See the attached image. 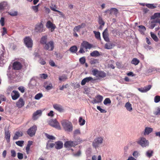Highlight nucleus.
I'll list each match as a JSON object with an SVG mask.
<instances>
[{
	"label": "nucleus",
	"mask_w": 160,
	"mask_h": 160,
	"mask_svg": "<svg viewBox=\"0 0 160 160\" xmlns=\"http://www.w3.org/2000/svg\"><path fill=\"white\" fill-rule=\"evenodd\" d=\"M136 142L138 144L141 146L143 148L148 146L149 144V142L148 140L143 137H140Z\"/></svg>",
	"instance_id": "3"
},
{
	"label": "nucleus",
	"mask_w": 160,
	"mask_h": 160,
	"mask_svg": "<svg viewBox=\"0 0 160 160\" xmlns=\"http://www.w3.org/2000/svg\"><path fill=\"white\" fill-rule=\"evenodd\" d=\"M8 13L12 16H16L18 14V12L16 11H11L9 12Z\"/></svg>",
	"instance_id": "44"
},
{
	"label": "nucleus",
	"mask_w": 160,
	"mask_h": 160,
	"mask_svg": "<svg viewBox=\"0 0 160 160\" xmlns=\"http://www.w3.org/2000/svg\"><path fill=\"white\" fill-rule=\"evenodd\" d=\"M153 113L155 115H160V108H158L157 111L154 112Z\"/></svg>",
	"instance_id": "58"
},
{
	"label": "nucleus",
	"mask_w": 160,
	"mask_h": 160,
	"mask_svg": "<svg viewBox=\"0 0 160 160\" xmlns=\"http://www.w3.org/2000/svg\"><path fill=\"white\" fill-rule=\"evenodd\" d=\"M18 157L20 159H22L23 158V154L22 153L18 152Z\"/></svg>",
	"instance_id": "57"
},
{
	"label": "nucleus",
	"mask_w": 160,
	"mask_h": 160,
	"mask_svg": "<svg viewBox=\"0 0 160 160\" xmlns=\"http://www.w3.org/2000/svg\"><path fill=\"white\" fill-rule=\"evenodd\" d=\"M40 77L42 78L46 79L48 77V75L45 74H41Z\"/></svg>",
	"instance_id": "60"
},
{
	"label": "nucleus",
	"mask_w": 160,
	"mask_h": 160,
	"mask_svg": "<svg viewBox=\"0 0 160 160\" xmlns=\"http://www.w3.org/2000/svg\"><path fill=\"white\" fill-rule=\"evenodd\" d=\"M25 101L22 98H20L16 102V103L17 107L19 108H21L23 107Z\"/></svg>",
	"instance_id": "15"
},
{
	"label": "nucleus",
	"mask_w": 160,
	"mask_h": 160,
	"mask_svg": "<svg viewBox=\"0 0 160 160\" xmlns=\"http://www.w3.org/2000/svg\"><path fill=\"white\" fill-rule=\"evenodd\" d=\"M49 124L58 129H61V127L59 122L56 120V119L51 120L49 122Z\"/></svg>",
	"instance_id": "9"
},
{
	"label": "nucleus",
	"mask_w": 160,
	"mask_h": 160,
	"mask_svg": "<svg viewBox=\"0 0 160 160\" xmlns=\"http://www.w3.org/2000/svg\"><path fill=\"white\" fill-rule=\"evenodd\" d=\"M46 50L52 51L54 48V43L53 41H50L47 43L44 47Z\"/></svg>",
	"instance_id": "8"
},
{
	"label": "nucleus",
	"mask_w": 160,
	"mask_h": 160,
	"mask_svg": "<svg viewBox=\"0 0 160 160\" xmlns=\"http://www.w3.org/2000/svg\"><path fill=\"white\" fill-rule=\"evenodd\" d=\"M81 45L86 49H90L92 47V45L86 41L83 42Z\"/></svg>",
	"instance_id": "22"
},
{
	"label": "nucleus",
	"mask_w": 160,
	"mask_h": 160,
	"mask_svg": "<svg viewBox=\"0 0 160 160\" xmlns=\"http://www.w3.org/2000/svg\"><path fill=\"white\" fill-rule=\"evenodd\" d=\"M96 98L98 101V102H99V103H100L101 102L102 100L103 97L100 95H98L96 97Z\"/></svg>",
	"instance_id": "40"
},
{
	"label": "nucleus",
	"mask_w": 160,
	"mask_h": 160,
	"mask_svg": "<svg viewBox=\"0 0 160 160\" xmlns=\"http://www.w3.org/2000/svg\"><path fill=\"white\" fill-rule=\"evenodd\" d=\"M45 135L48 139L50 140H54L55 139V138L54 136L49 135L47 133H45Z\"/></svg>",
	"instance_id": "38"
},
{
	"label": "nucleus",
	"mask_w": 160,
	"mask_h": 160,
	"mask_svg": "<svg viewBox=\"0 0 160 160\" xmlns=\"http://www.w3.org/2000/svg\"><path fill=\"white\" fill-rule=\"evenodd\" d=\"M50 8L52 10L54 11L61 13V12L56 9L57 8V7L55 5L53 6L52 5V6L50 7Z\"/></svg>",
	"instance_id": "41"
},
{
	"label": "nucleus",
	"mask_w": 160,
	"mask_h": 160,
	"mask_svg": "<svg viewBox=\"0 0 160 160\" xmlns=\"http://www.w3.org/2000/svg\"><path fill=\"white\" fill-rule=\"evenodd\" d=\"M23 134V133L21 131L16 132L13 137V140L18 139L19 137L22 136Z\"/></svg>",
	"instance_id": "21"
},
{
	"label": "nucleus",
	"mask_w": 160,
	"mask_h": 160,
	"mask_svg": "<svg viewBox=\"0 0 160 160\" xmlns=\"http://www.w3.org/2000/svg\"><path fill=\"white\" fill-rule=\"evenodd\" d=\"M61 123L65 131L68 132H71L72 131L73 127L71 122L66 120H63L61 121Z\"/></svg>",
	"instance_id": "1"
},
{
	"label": "nucleus",
	"mask_w": 160,
	"mask_h": 160,
	"mask_svg": "<svg viewBox=\"0 0 160 160\" xmlns=\"http://www.w3.org/2000/svg\"><path fill=\"white\" fill-rule=\"evenodd\" d=\"M45 88L47 90H49L52 88L53 86L52 84L50 83L49 85L46 86H44Z\"/></svg>",
	"instance_id": "50"
},
{
	"label": "nucleus",
	"mask_w": 160,
	"mask_h": 160,
	"mask_svg": "<svg viewBox=\"0 0 160 160\" xmlns=\"http://www.w3.org/2000/svg\"><path fill=\"white\" fill-rule=\"evenodd\" d=\"M103 140V138L101 137L95 138L92 143L93 146L95 148L98 147L100 144L102 143Z\"/></svg>",
	"instance_id": "5"
},
{
	"label": "nucleus",
	"mask_w": 160,
	"mask_h": 160,
	"mask_svg": "<svg viewBox=\"0 0 160 160\" xmlns=\"http://www.w3.org/2000/svg\"><path fill=\"white\" fill-rule=\"evenodd\" d=\"M11 156L13 157H15L16 156V153L15 150H11Z\"/></svg>",
	"instance_id": "59"
},
{
	"label": "nucleus",
	"mask_w": 160,
	"mask_h": 160,
	"mask_svg": "<svg viewBox=\"0 0 160 160\" xmlns=\"http://www.w3.org/2000/svg\"><path fill=\"white\" fill-rule=\"evenodd\" d=\"M80 28L78 26H75L73 30L74 32H78L79 31Z\"/></svg>",
	"instance_id": "62"
},
{
	"label": "nucleus",
	"mask_w": 160,
	"mask_h": 160,
	"mask_svg": "<svg viewBox=\"0 0 160 160\" xmlns=\"http://www.w3.org/2000/svg\"><path fill=\"white\" fill-rule=\"evenodd\" d=\"M55 147V143H51L48 145H47V147L48 148H52L54 147Z\"/></svg>",
	"instance_id": "53"
},
{
	"label": "nucleus",
	"mask_w": 160,
	"mask_h": 160,
	"mask_svg": "<svg viewBox=\"0 0 160 160\" xmlns=\"http://www.w3.org/2000/svg\"><path fill=\"white\" fill-rule=\"evenodd\" d=\"M39 4L36 6H32V8L34 11L35 12H37L38 10V7Z\"/></svg>",
	"instance_id": "42"
},
{
	"label": "nucleus",
	"mask_w": 160,
	"mask_h": 160,
	"mask_svg": "<svg viewBox=\"0 0 160 160\" xmlns=\"http://www.w3.org/2000/svg\"><path fill=\"white\" fill-rule=\"evenodd\" d=\"M152 128L147 127L145 129L144 135H148L152 131Z\"/></svg>",
	"instance_id": "24"
},
{
	"label": "nucleus",
	"mask_w": 160,
	"mask_h": 160,
	"mask_svg": "<svg viewBox=\"0 0 160 160\" xmlns=\"http://www.w3.org/2000/svg\"><path fill=\"white\" fill-rule=\"evenodd\" d=\"M103 103L105 105L110 104L111 103V101L109 98H107L105 99L103 102Z\"/></svg>",
	"instance_id": "45"
},
{
	"label": "nucleus",
	"mask_w": 160,
	"mask_h": 160,
	"mask_svg": "<svg viewBox=\"0 0 160 160\" xmlns=\"http://www.w3.org/2000/svg\"><path fill=\"white\" fill-rule=\"evenodd\" d=\"M53 108L59 112H62L63 111L64 109L62 106L58 104H54L53 105Z\"/></svg>",
	"instance_id": "17"
},
{
	"label": "nucleus",
	"mask_w": 160,
	"mask_h": 160,
	"mask_svg": "<svg viewBox=\"0 0 160 160\" xmlns=\"http://www.w3.org/2000/svg\"><path fill=\"white\" fill-rule=\"evenodd\" d=\"M18 89L21 92L23 93L25 92V88L23 86H20L18 88Z\"/></svg>",
	"instance_id": "54"
},
{
	"label": "nucleus",
	"mask_w": 160,
	"mask_h": 160,
	"mask_svg": "<svg viewBox=\"0 0 160 160\" xmlns=\"http://www.w3.org/2000/svg\"><path fill=\"white\" fill-rule=\"evenodd\" d=\"M84 47H83L81 45V46L80 49L79 51V52L80 53H83L85 52V51L84 50Z\"/></svg>",
	"instance_id": "63"
},
{
	"label": "nucleus",
	"mask_w": 160,
	"mask_h": 160,
	"mask_svg": "<svg viewBox=\"0 0 160 160\" xmlns=\"http://www.w3.org/2000/svg\"><path fill=\"white\" fill-rule=\"evenodd\" d=\"M114 46L113 43H106L105 44L104 48L107 49H110L112 48Z\"/></svg>",
	"instance_id": "26"
},
{
	"label": "nucleus",
	"mask_w": 160,
	"mask_h": 160,
	"mask_svg": "<svg viewBox=\"0 0 160 160\" xmlns=\"http://www.w3.org/2000/svg\"><path fill=\"white\" fill-rule=\"evenodd\" d=\"M140 61L136 58H134L131 61V63L135 65H137L139 62Z\"/></svg>",
	"instance_id": "30"
},
{
	"label": "nucleus",
	"mask_w": 160,
	"mask_h": 160,
	"mask_svg": "<svg viewBox=\"0 0 160 160\" xmlns=\"http://www.w3.org/2000/svg\"><path fill=\"white\" fill-rule=\"evenodd\" d=\"M63 146V143L61 141H58L55 142V148L57 149H61Z\"/></svg>",
	"instance_id": "19"
},
{
	"label": "nucleus",
	"mask_w": 160,
	"mask_h": 160,
	"mask_svg": "<svg viewBox=\"0 0 160 160\" xmlns=\"http://www.w3.org/2000/svg\"><path fill=\"white\" fill-rule=\"evenodd\" d=\"M11 96L12 100H16L19 97L20 95L18 91L13 90L11 93Z\"/></svg>",
	"instance_id": "13"
},
{
	"label": "nucleus",
	"mask_w": 160,
	"mask_h": 160,
	"mask_svg": "<svg viewBox=\"0 0 160 160\" xmlns=\"http://www.w3.org/2000/svg\"><path fill=\"white\" fill-rule=\"evenodd\" d=\"M22 64L18 61H15L13 63L12 68L14 70H20L22 69Z\"/></svg>",
	"instance_id": "11"
},
{
	"label": "nucleus",
	"mask_w": 160,
	"mask_h": 160,
	"mask_svg": "<svg viewBox=\"0 0 160 160\" xmlns=\"http://www.w3.org/2000/svg\"><path fill=\"white\" fill-rule=\"evenodd\" d=\"M146 6L148 8L151 9H154L156 8V6H155L154 4H148L146 5Z\"/></svg>",
	"instance_id": "43"
},
{
	"label": "nucleus",
	"mask_w": 160,
	"mask_h": 160,
	"mask_svg": "<svg viewBox=\"0 0 160 160\" xmlns=\"http://www.w3.org/2000/svg\"><path fill=\"white\" fill-rule=\"evenodd\" d=\"M0 23L2 26L4 25V18L3 17H2L0 20Z\"/></svg>",
	"instance_id": "55"
},
{
	"label": "nucleus",
	"mask_w": 160,
	"mask_h": 160,
	"mask_svg": "<svg viewBox=\"0 0 160 160\" xmlns=\"http://www.w3.org/2000/svg\"><path fill=\"white\" fill-rule=\"evenodd\" d=\"M37 130L36 126L33 125L27 130V133L30 137H32L35 135Z\"/></svg>",
	"instance_id": "7"
},
{
	"label": "nucleus",
	"mask_w": 160,
	"mask_h": 160,
	"mask_svg": "<svg viewBox=\"0 0 160 160\" xmlns=\"http://www.w3.org/2000/svg\"><path fill=\"white\" fill-rule=\"evenodd\" d=\"M77 47L75 46H73L70 48V51L73 53H75L77 51Z\"/></svg>",
	"instance_id": "35"
},
{
	"label": "nucleus",
	"mask_w": 160,
	"mask_h": 160,
	"mask_svg": "<svg viewBox=\"0 0 160 160\" xmlns=\"http://www.w3.org/2000/svg\"><path fill=\"white\" fill-rule=\"evenodd\" d=\"M154 102L156 103L160 101V96H156L154 98Z\"/></svg>",
	"instance_id": "47"
},
{
	"label": "nucleus",
	"mask_w": 160,
	"mask_h": 160,
	"mask_svg": "<svg viewBox=\"0 0 160 160\" xmlns=\"http://www.w3.org/2000/svg\"><path fill=\"white\" fill-rule=\"evenodd\" d=\"M97 109L100 111V112L102 113L106 112V111L105 110L101 108L100 106H98L97 107Z\"/></svg>",
	"instance_id": "56"
},
{
	"label": "nucleus",
	"mask_w": 160,
	"mask_h": 160,
	"mask_svg": "<svg viewBox=\"0 0 160 160\" xmlns=\"http://www.w3.org/2000/svg\"><path fill=\"white\" fill-rule=\"evenodd\" d=\"M108 35V29L106 28L102 33V36L105 41L107 42H109Z\"/></svg>",
	"instance_id": "16"
},
{
	"label": "nucleus",
	"mask_w": 160,
	"mask_h": 160,
	"mask_svg": "<svg viewBox=\"0 0 160 160\" xmlns=\"http://www.w3.org/2000/svg\"><path fill=\"white\" fill-rule=\"evenodd\" d=\"M92 73L93 75L96 76L99 79L106 76V73L105 72L103 71H98L96 68H94L92 70Z\"/></svg>",
	"instance_id": "2"
},
{
	"label": "nucleus",
	"mask_w": 160,
	"mask_h": 160,
	"mask_svg": "<svg viewBox=\"0 0 160 160\" xmlns=\"http://www.w3.org/2000/svg\"><path fill=\"white\" fill-rule=\"evenodd\" d=\"M79 123L81 126H82L85 124V121L84 119H82V117H80L79 119Z\"/></svg>",
	"instance_id": "34"
},
{
	"label": "nucleus",
	"mask_w": 160,
	"mask_h": 160,
	"mask_svg": "<svg viewBox=\"0 0 160 160\" xmlns=\"http://www.w3.org/2000/svg\"><path fill=\"white\" fill-rule=\"evenodd\" d=\"M35 30L37 32H42L44 31L43 26L42 23L38 24L35 27Z\"/></svg>",
	"instance_id": "12"
},
{
	"label": "nucleus",
	"mask_w": 160,
	"mask_h": 160,
	"mask_svg": "<svg viewBox=\"0 0 160 160\" xmlns=\"http://www.w3.org/2000/svg\"><path fill=\"white\" fill-rule=\"evenodd\" d=\"M125 107L128 111H131L132 110V105L129 102H127L126 103Z\"/></svg>",
	"instance_id": "28"
},
{
	"label": "nucleus",
	"mask_w": 160,
	"mask_h": 160,
	"mask_svg": "<svg viewBox=\"0 0 160 160\" xmlns=\"http://www.w3.org/2000/svg\"><path fill=\"white\" fill-rule=\"evenodd\" d=\"M140 31H145L146 30V28L145 27L142 25H140L138 26Z\"/></svg>",
	"instance_id": "49"
},
{
	"label": "nucleus",
	"mask_w": 160,
	"mask_h": 160,
	"mask_svg": "<svg viewBox=\"0 0 160 160\" xmlns=\"http://www.w3.org/2000/svg\"><path fill=\"white\" fill-rule=\"evenodd\" d=\"M96 79H94L92 77H87L83 79L81 82V84L82 86L85 85L86 83L89 82L92 83H94Z\"/></svg>",
	"instance_id": "10"
},
{
	"label": "nucleus",
	"mask_w": 160,
	"mask_h": 160,
	"mask_svg": "<svg viewBox=\"0 0 160 160\" xmlns=\"http://www.w3.org/2000/svg\"><path fill=\"white\" fill-rule=\"evenodd\" d=\"M43 97V95L42 93L37 94L35 96L34 98L36 100H39Z\"/></svg>",
	"instance_id": "39"
},
{
	"label": "nucleus",
	"mask_w": 160,
	"mask_h": 160,
	"mask_svg": "<svg viewBox=\"0 0 160 160\" xmlns=\"http://www.w3.org/2000/svg\"><path fill=\"white\" fill-rule=\"evenodd\" d=\"M157 18H160V12L155 13L151 17L152 19H155Z\"/></svg>",
	"instance_id": "36"
},
{
	"label": "nucleus",
	"mask_w": 160,
	"mask_h": 160,
	"mask_svg": "<svg viewBox=\"0 0 160 160\" xmlns=\"http://www.w3.org/2000/svg\"><path fill=\"white\" fill-rule=\"evenodd\" d=\"M152 85H149L148 86H146L143 88H138L139 91L142 92H145L149 91L151 88Z\"/></svg>",
	"instance_id": "18"
},
{
	"label": "nucleus",
	"mask_w": 160,
	"mask_h": 160,
	"mask_svg": "<svg viewBox=\"0 0 160 160\" xmlns=\"http://www.w3.org/2000/svg\"><path fill=\"white\" fill-rule=\"evenodd\" d=\"M80 142L76 141H66L64 144V147L67 148L74 147L80 143Z\"/></svg>",
	"instance_id": "6"
},
{
	"label": "nucleus",
	"mask_w": 160,
	"mask_h": 160,
	"mask_svg": "<svg viewBox=\"0 0 160 160\" xmlns=\"http://www.w3.org/2000/svg\"><path fill=\"white\" fill-rule=\"evenodd\" d=\"M90 62L91 64H95L98 62V60L95 59H91Z\"/></svg>",
	"instance_id": "46"
},
{
	"label": "nucleus",
	"mask_w": 160,
	"mask_h": 160,
	"mask_svg": "<svg viewBox=\"0 0 160 160\" xmlns=\"http://www.w3.org/2000/svg\"><path fill=\"white\" fill-rule=\"evenodd\" d=\"M42 114V111L41 110H38L33 113V118L34 119H36L37 118V116L38 115H41Z\"/></svg>",
	"instance_id": "27"
},
{
	"label": "nucleus",
	"mask_w": 160,
	"mask_h": 160,
	"mask_svg": "<svg viewBox=\"0 0 160 160\" xmlns=\"http://www.w3.org/2000/svg\"><path fill=\"white\" fill-rule=\"evenodd\" d=\"M67 79V76L65 75L60 76L59 78V80L61 81H64Z\"/></svg>",
	"instance_id": "37"
},
{
	"label": "nucleus",
	"mask_w": 160,
	"mask_h": 160,
	"mask_svg": "<svg viewBox=\"0 0 160 160\" xmlns=\"http://www.w3.org/2000/svg\"><path fill=\"white\" fill-rule=\"evenodd\" d=\"M3 31L2 32V36L4 35L5 34L7 33V29L5 28L4 27L2 28Z\"/></svg>",
	"instance_id": "64"
},
{
	"label": "nucleus",
	"mask_w": 160,
	"mask_h": 160,
	"mask_svg": "<svg viewBox=\"0 0 160 160\" xmlns=\"http://www.w3.org/2000/svg\"><path fill=\"white\" fill-rule=\"evenodd\" d=\"M24 141H18L16 142V143L18 145L20 146H22L23 143Z\"/></svg>",
	"instance_id": "51"
},
{
	"label": "nucleus",
	"mask_w": 160,
	"mask_h": 160,
	"mask_svg": "<svg viewBox=\"0 0 160 160\" xmlns=\"http://www.w3.org/2000/svg\"><path fill=\"white\" fill-rule=\"evenodd\" d=\"M99 55V52L97 51H94L90 53V55L92 57H98Z\"/></svg>",
	"instance_id": "31"
},
{
	"label": "nucleus",
	"mask_w": 160,
	"mask_h": 160,
	"mask_svg": "<svg viewBox=\"0 0 160 160\" xmlns=\"http://www.w3.org/2000/svg\"><path fill=\"white\" fill-rule=\"evenodd\" d=\"M85 58L84 57H82L79 59V62L82 64H84L85 62Z\"/></svg>",
	"instance_id": "52"
},
{
	"label": "nucleus",
	"mask_w": 160,
	"mask_h": 160,
	"mask_svg": "<svg viewBox=\"0 0 160 160\" xmlns=\"http://www.w3.org/2000/svg\"><path fill=\"white\" fill-rule=\"evenodd\" d=\"M46 27L48 28L51 29L52 32L56 28L55 25L50 21L47 22Z\"/></svg>",
	"instance_id": "14"
},
{
	"label": "nucleus",
	"mask_w": 160,
	"mask_h": 160,
	"mask_svg": "<svg viewBox=\"0 0 160 160\" xmlns=\"http://www.w3.org/2000/svg\"><path fill=\"white\" fill-rule=\"evenodd\" d=\"M98 22L100 25H102L104 26L105 25V22L103 20L102 18L100 16L98 17Z\"/></svg>",
	"instance_id": "33"
},
{
	"label": "nucleus",
	"mask_w": 160,
	"mask_h": 160,
	"mask_svg": "<svg viewBox=\"0 0 160 160\" xmlns=\"http://www.w3.org/2000/svg\"><path fill=\"white\" fill-rule=\"evenodd\" d=\"M93 32L95 34L96 38L98 40H101L100 32H96V31H93Z\"/></svg>",
	"instance_id": "32"
},
{
	"label": "nucleus",
	"mask_w": 160,
	"mask_h": 160,
	"mask_svg": "<svg viewBox=\"0 0 160 160\" xmlns=\"http://www.w3.org/2000/svg\"><path fill=\"white\" fill-rule=\"evenodd\" d=\"M153 153V151L152 150H148L146 154L147 156L150 158L152 156Z\"/></svg>",
	"instance_id": "48"
},
{
	"label": "nucleus",
	"mask_w": 160,
	"mask_h": 160,
	"mask_svg": "<svg viewBox=\"0 0 160 160\" xmlns=\"http://www.w3.org/2000/svg\"><path fill=\"white\" fill-rule=\"evenodd\" d=\"M111 12H114L115 14H117L118 13V10L116 8H112L111 9Z\"/></svg>",
	"instance_id": "61"
},
{
	"label": "nucleus",
	"mask_w": 160,
	"mask_h": 160,
	"mask_svg": "<svg viewBox=\"0 0 160 160\" xmlns=\"http://www.w3.org/2000/svg\"><path fill=\"white\" fill-rule=\"evenodd\" d=\"M150 35L151 37L155 42H158V38L157 36L153 32H151Z\"/></svg>",
	"instance_id": "29"
},
{
	"label": "nucleus",
	"mask_w": 160,
	"mask_h": 160,
	"mask_svg": "<svg viewBox=\"0 0 160 160\" xmlns=\"http://www.w3.org/2000/svg\"><path fill=\"white\" fill-rule=\"evenodd\" d=\"M47 36H43L40 40V43L43 45H45L47 43Z\"/></svg>",
	"instance_id": "25"
},
{
	"label": "nucleus",
	"mask_w": 160,
	"mask_h": 160,
	"mask_svg": "<svg viewBox=\"0 0 160 160\" xmlns=\"http://www.w3.org/2000/svg\"><path fill=\"white\" fill-rule=\"evenodd\" d=\"M8 8L7 2H3L0 3V10H3Z\"/></svg>",
	"instance_id": "23"
},
{
	"label": "nucleus",
	"mask_w": 160,
	"mask_h": 160,
	"mask_svg": "<svg viewBox=\"0 0 160 160\" xmlns=\"http://www.w3.org/2000/svg\"><path fill=\"white\" fill-rule=\"evenodd\" d=\"M24 43L26 46L28 48H32V47L33 41L29 37H26L24 39Z\"/></svg>",
	"instance_id": "4"
},
{
	"label": "nucleus",
	"mask_w": 160,
	"mask_h": 160,
	"mask_svg": "<svg viewBox=\"0 0 160 160\" xmlns=\"http://www.w3.org/2000/svg\"><path fill=\"white\" fill-rule=\"evenodd\" d=\"M10 134L8 129H5V138L6 139L8 142H10Z\"/></svg>",
	"instance_id": "20"
}]
</instances>
